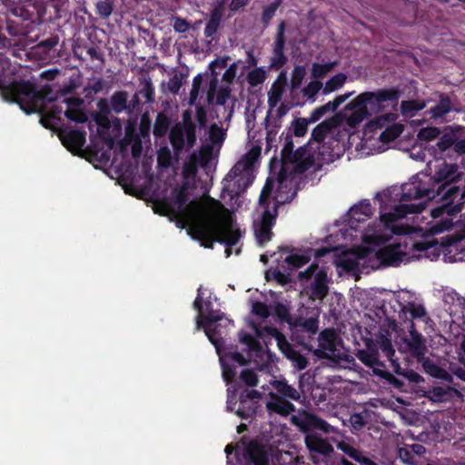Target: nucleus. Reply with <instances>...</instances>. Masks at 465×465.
Returning <instances> with one entry per match:
<instances>
[{
  "label": "nucleus",
  "mask_w": 465,
  "mask_h": 465,
  "mask_svg": "<svg viewBox=\"0 0 465 465\" xmlns=\"http://www.w3.org/2000/svg\"><path fill=\"white\" fill-rule=\"evenodd\" d=\"M216 204L221 212L196 219L200 203L191 201L177 213V223H182V228L187 227L188 233L205 248L213 249L215 242L225 244L226 256L229 257L232 253L230 248L239 242L242 232L234 227V220L229 211L219 201Z\"/></svg>",
  "instance_id": "nucleus-1"
},
{
  "label": "nucleus",
  "mask_w": 465,
  "mask_h": 465,
  "mask_svg": "<svg viewBox=\"0 0 465 465\" xmlns=\"http://www.w3.org/2000/svg\"><path fill=\"white\" fill-rule=\"evenodd\" d=\"M283 141L281 151L282 167L278 174L277 188L272 190L270 197L271 210L279 213V208L291 203L297 195L295 175L302 174L315 163L314 155L310 153L307 145L293 150L292 134L291 131L282 133L280 136Z\"/></svg>",
  "instance_id": "nucleus-2"
},
{
  "label": "nucleus",
  "mask_w": 465,
  "mask_h": 465,
  "mask_svg": "<svg viewBox=\"0 0 465 465\" xmlns=\"http://www.w3.org/2000/svg\"><path fill=\"white\" fill-rule=\"evenodd\" d=\"M401 91L397 86L365 91L348 103L344 110L351 111L346 123L356 128L365 119L385 112L389 108L397 110Z\"/></svg>",
  "instance_id": "nucleus-3"
},
{
  "label": "nucleus",
  "mask_w": 465,
  "mask_h": 465,
  "mask_svg": "<svg viewBox=\"0 0 465 465\" xmlns=\"http://www.w3.org/2000/svg\"><path fill=\"white\" fill-rule=\"evenodd\" d=\"M463 177V173L459 171L457 164L443 163L436 170L432 177L433 196L435 201L442 203L430 211L433 218H439L443 214L455 216L464 207L463 202H455L460 195V186L457 183Z\"/></svg>",
  "instance_id": "nucleus-4"
},
{
  "label": "nucleus",
  "mask_w": 465,
  "mask_h": 465,
  "mask_svg": "<svg viewBox=\"0 0 465 465\" xmlns=\"http://www.w3.org/2000/svg\"><path fill=\"white\" fill-rule=\"evenodd\" d=\"M0 94L5 101L15 103L26 114L41 111L45 95L30 81H14L0 85Z\"/></svg>",
  "instance_id": "nucleus-5"
},
{
  "label": "nucleus",
  "mask_w": 465,
  "mask_h": 465,
  "mask_svg": "<svg viewBox=\"0 0 465 465\" xmlns=\"http://www.w3.org/2000/svg\"><path fill=\"white\" fill-rule=\"evenodd\" d=\"M203 287L197 290V297L193 302V308L198 312L196 317V329L203 328L209 341L218 350L224 343V336L228 329L233 325L232 321L224 318L220 311L211 312L209 314H203Z\"/></svg>",
  "instance_id": "nucleus-6"
},
{
  "label": "nucleus",
  "mask_w": 465,
  "mask_h": 465,
  "mask_svg": "<svg viewBox=\"0 0 465 465\" xmlns=\"http://www.w3.org/2000/svg\"><path fill=\"white\" fill-rule=\"evenodd\" d=\"M275 186L272 178L268 177L259 196V206L262 209L260 216L253 221V231L257 243L264 246L272 236V228L276 223L278 212L271 210L270 197Z\"/></svg>",
  "instance_id": "nucleus-7"
},
{
  "label": "nucleus",
  "mask_w": 465,
  "mask_h": 465,
  "mask_svg": "<svg viewBox=\"0 0 465 465\" xmlns=\"http://www.w3.org/2000/svg\"><path fill=\"white\" fill-rule=\"evenodd\" d=\"M289 328L291 331V340L293 342L302 346L304 350L312 351L313 343H315L314 335L319 331L318 318L294 317Z\"/></svg>",
  "instance_id": "nucleus-8"
},
{
  "label": "nucleus",
  "mask_w": 465,
  "mask_h": 465,
  "mask_svg": "<svg viewBox=\"0 0 465 465\" xmlns=\"http://www.w3.org/2000/svg\"><path fill=\"white\" fill-rule=\"evenodd\" d=\"M313 281L310 287V298L313 301L323 300L329 292V279L324 269H320L316 262H312L305 271L300 272L299 278L301 281Z\"/></svg>",
  "instance_id": "nucleus-9"
},
{
  "label": "nucleus",
  "mask_w": 465,
  "mask_h": 465,
  "mask_svg": "<svg viewBox=\"0 0 465 465\" xmlns=\"http://www.w3.org/2000/svg\"><path fill=\"white\" fill-rule=\"evenodd\" d=\"M357 359L365 366L372 370L375 376L384 380L387 384L401 391H405V383L402 380L395 377L391 371L385 369V364L375 357L363 350H358L356 353Z\"/></svg>",
  "instance_id": "nucleus-10"
},
{
  "label": "nucleus",
  "mask_w": 465,
  "mask_h": 465,
  "mask_svg": "<svg viewBox=\"0 0 465 465\" xmlns=\"http://www.w3.org/2000/svg\"><path fill=\"white\" fill-rule=\"evenodd\" d=\"M292 425L298 427L304 433L322 431L325 434L337 433L338 430L318 415L303 411L291 418Z\"/></svg>",
  "instance_id": "nucleus-11"
},
{
  "label": "nucleus",
  "mask_w": 465,
  "mask_h": 465,
  "mask_svg": "<svg viewBox=\"0 0 465 465\" xmlns=\"http://www.w3.org/2000/svg\"><path fill=\"white\" fill-rule=\"evenodd\" d=\"M341 340L333 329L327 328L318 336V348L311 351L319 359L331 360L339 356L338 345Z\"/></svg>",
  "instance_id": "nucleus-12"
},
{
  "label": "nucleus",
  "mask_w": 465,
  "mask_h": 465,
  "mask_svg": "<svg viewBox=\"0 0 465 465\" xmlns=\"http://www.w3.org/2000/svg\"><path fill=\"white\" fill-rule=\"evenodd\" d=\"M286 22L281 21L276 29L273 43L272 45V56L270 57L269 69L278 71L282 69L288 62V57L285 54L286 45Z\"/></svg>",
  "instance_id": "nucleus-13"
},
{
  "label": "nucleus",
  "mask_w": 465,
  "mask_h": 465,
  "mask_svg": "<svg viewBox=\"0 0 465 465\" xmlns=\"http://www.w3.org/2000/svg\"><path fill=\"white\" fill-rule=\"evenodd\" d=\"M273 332H275L279 349L283 355L291 361L292 366L298 371L306 369L308 366L307 358L302 355L301 351H297L294 345L290 343L277 329L272 328L270 333L273 334Z\"/></svg>",
  "instance_id": "nucleus-14"
},
{
  "label": "nucleus",
  "mask_w": 465,
  "mask_h": 465,
  "mask_svg": "<svg viewBox=\"0 0 465 465\" xmlns=\"http://www.w3.org/2000/svg\"><path fill=\"white\" fill-rule=\"evenodd\" d=\"M261 392L256 390L244 389L239 395V406L235 413L242 419H249L256 414L259 408Z\"/></svg>",
  "instance_id": "nucleus-15"
},
{
  "label": "nucleus",
  "mask_w": 465,
  "mask_h": 465,
  "mask_svg": "<svg viewBox=\"0 0 465 465\" xmlns=\"http://www.w3.org/2000/svg\"><path fill=\"white\" fill-rule=\"evenodd\" d=\"M426 206V203H401L395 205L392 211L381 214V221L386 226H390L398 220L405 218L408 214L420 213Z\"/></svg>",
  "instance_id": "nucleus-16"
},
{
  "label": "nucleus",
  "mask_w": 465,
  "mask_h": 465,
  "mask_svg": "<svg viewBox=\"0 0 465 465\" xmlns=\"http://www.w3.org/2000/svg\"><path fill=\"white\" fill-rule=\"evenodd\" d=\"M375 256L381 264L385 266H399L407 258L408 253L401 243H392L381 248Z\"/></svg>",
  "instance_id": "nucleus-17"
},
{
  "label": "nucleus",
  "mask_w": 465,
  "mask_h": 465,
  "mask_svg": "<svg viewBox=\"0 0 465 465\" xmlns=\"http://www.w3.org/2000/svg\"><path fill=\"white\" fill-rule=\"evenodd\" d=\"M438 103L430 107L426 114H430V119L434 121H445V116L450 112L460 113V110L456 107V103L451 101L450 95L445 93H437Z\"/></svg>",
  "instance_id": "nucleus-18"
},
{
  "label": "nucleus",
  "mask_w": 465,
  "mask_h": 465,
  "mask_svg": "<svg viewBox=\"0 0 465 465\" xmlns=\"http://www.w3.org/2000/svg\"><path fill=\"white\" fill-rule=\"evenodd\" d=\"M408 352L418 361H421L427 351V346L425 339L415 328L414 324L411 323V330L409 331V336L403 339Z\"/></svg>",
  "instance_id": "nucleus-19"
},
{
  "label": "nucleus",
  "mask_w": 465,
  "mask_h": 465,
  "mask_svg": "<svg viewBox=\"0 0 465 465\" xmlns=\"http://www.w3.org/2000/svg\"><path fill=\"white\" fill-rule=\"evenodd\" d=\"M269 400L266 402V409L269 412H272L283 417H287L295 411V406L284 397H280L275 392L268 394Z\"/></svg>",
  "instance_id": "nucleus-20"
},
{
  "label": "nucleus",
  "mask_w": 465,
  "mask_h": 465,
  "mask_svg": "<svg viewBox=\"0 0 465 465\" xmlns=\"http://www.w3.org/2000/svg\"><path fill=\"white\" fill-rule=\"evenodd\" d=\"M372 214V207L368 200H364L360 203L351 207L349 211L350 227L355 231L358 230L359 223L365 222Z\"/></svg>",
  "instance_id": "nucleus-21"
},
{
  "label": "nucleus",
  "mask_w": 465,
  "mask_h": 465,
  "mask_svg": "<svg viewBox=\"0 0 465 465\" xmlns=\"http://www.w3.org/2000/svg\"><path fill=\"white\" fill-rule=\"evenodd\" d=\"M58 44L59 36L52 35L34 45L30 50V54L39 61H47Z\"/></svg>",
  "instance_id": "nucleus-22"
},
{
  "label": "nucleus",
  "mask_w": 465,
  "mask_h": 465,
  "mask_svg": "<svg viewBox=\"0 0 465 465\" xmlns=\"http://www.w3.org/2000/svg\"><path fill=\"white\" fill-rule=\"evenodd\" d=\"M245 457L253 465H269V453L265 447L252 440L245 448Z\"/></svg>",
  "instance_id": "nucleus-23"
},
{
  "label": "nucleus",
  "mask_w": 465,
  "mask_h": 465,
  "mask_svg": "<svg viewBox=\"0 0 465 465\" xmlns=\"http://www.w3.org/2000/svg\"><path fill=\"white\" fill-rule=\"evenodd\" d=\"M423 197L435 200L433 190L424 187L420 183H412L402 186L401 201L407 202L421 199Z\"/></svg>",
  "instance_id": "nucleus-24"
},
{
  "label": "nucleus",
  "mask_w": 465,
  "mask_h": 465,
  "mask_svg": "<svg viewBox=\"0 0 465 465\" xmlns=\"http://www.w3.org/2000/svg\"><path fill=\"white\" fill-rule=\"evenodd\" d=\"M305 444L311 452L329 456L333 452V447L326 440L316 433H309L305 436Z\"/></svg>",
  "instance_id": "nucleus-25"
},
{
  "label": "nucleus",
  "mask_w": 465,
  "mask_h": 465,
  "mask_svg": "<svg viewBox=\"0 0 465 465\" xmlns=\"http://www.w3.org/2000/svg\"><path fill=\"white\" fill-rule=\"evenodd\" d=\"M458 395H460L459 391L449 385L433 386L429 389L425 394V396L433 402H445Z\"/></svg>",
  "instance_id": "nucleus-26"
},
{
  "label": "nucleus",
  "mask_w": 465,
  "mask_h": 465,
  "mask_svg": "<svg viewBox=\"0 0 465 465\" xmlns=\"http://www.w3.org/2000/svg\"><path fill=\"white\" fill-rule=\"evenodd\" d=\"M179 126L185 132L186 145L193 148L197 140L196 124L193 120V113L190 109H186L182 114V124Z\"/></svg>",
  "instance_id": "nucleus-27"
},
{
  "label": "nucleus",
  "mask_w": 465,
  "mask_h": 465,
  "mask_svg": "<svg viewBox=\"0 0 465 465\" xmlns=\"http://www.w3.org/2000/svg\"><path fill=\"white\" fill-rule=\"evenodd\" d=\"M421 363L424 372L435 379L442 380L444 381L452 382V376L445 369L438 365L430 358L425 356L420 361Z\"/></svg>",
  "instance_id": "nucleus-28"
},
{
  "label": "nucleus",
  "mask_w": 465,
  "mask_h": 465,
  "mask_svg": "<svg viewBox=\"0 0 465 465\" xmlns=\"http://www.w3.org/2000/svg\"><path fill=\"white\" fill-rule=\"evenodd\" d=\"M223 3H219L212 9L209 20L207 21L203 31L205 37H213L218 32L223 19Z\"/></svg>",
  "instance_id": "nucleus-29"
},
{
  "label": "nucleus",
  "mask_w": 465,
  "mask_h": 465,
  "mask_svg": "<svg viewBox=\"0 0 465 465\" xmlns=\"http://www.w3.org/2000/svg\"><path fill=\"white\" fill-rule=\"evenodd\" d=\"M68 105L67 110L64 112V115L70 121L77 124H84L88 120L86 114L78 107L82 104V100L76 97L66 98L64 100Z\"/></svg>",
  "instance_id": "nucleus-30"
},
{
  "label": "nucleus",
  "mask_w": 465,
  "mask_h": 465,
  "mask_svg": "<svg viewBox=\"0 0 465 465\" xmlns=\"http://www.w3.org/2000/svg\"><path fill=\"white\" fill-rule=\"evenodd\" d=\"M62 143L69 151H78L85 143V132L70 130L62 135Z\"/></svg>",
  "instance_id": "nucleus-31"
},
{
  "label": "nucleus",
  "mask_w": 465,
  "mask_h": 465,
  "mask_svg": "<svg viewBox=\"0 0 465 465\" xmlns=\"http://www.w3.org/2000/svg\"><path fill=\"white\" fill-rule=\"evenodd\" d=\"M189 183L187 181L182 182L180 186L174 188L172 191L171 197L173 205L178 213L181 212V208L185 205L189 201Z\"/></svg>",
  "instance_id": "nucleus-32"
},
{
  "label": "nucleus",
  "mask_w": 465,
  "mask_h": 465,
  "mask_svg": "<svg viewBox=\"0 0 465 465\" xmlns=\"http://www.w3.org/2000/svg\"><path fill=\"white\" fill-rule=\"evenodd\" d=\"M108 102L111 113L115 114L128 113V93L126 91L114 92Z\"/></svg>",
  "instance_id": "nucleus-33"
},
{
  "label": "nucleus",
  "mask_w": 465,
  "mask_h": 465,
  "mask_svg": "<svg viewBox=\"0 0 465 465\" xmlns=\"http://www.w3.org/2000/svg\"><path fill=\"white\" fill-rule=\"evenodd\" d=\"M272 387L275 389L280 397H284L286 400H292L295 401H301V393L294 387L288 384L285 380L274 381Z\"/></svg>",
  "instance_id": "nucleus-34"
},
{
  "label": "nucleus",
  "mask_w": 465,
  "mask_h": 465,
  "mask_svg": "<svg viewBox=\"0 0 465 465\" xmlns=\"http://www.w3.org/2000/svg\"><path fill=\"white\" fill-rule=\"evenodd\" d=\"M98 113L94 115V121L98 126L108 129L111 125L109 114L111 110L109 108V102L106 98H101L96 104Z\"/></svg>",
  "instance_id": "nucleus-35"
},
{
  "label": "nucleus",
  "mask_w": 465,
  "mask_h": 465,
  "mask_svg": "<svg viewBox=\"0 0 465 465\" xmlns=\"http://www.w3.org/2000/svg\"><path fill=\"white\" fill-rule=\"evenodd\" d=\"M397 114L394 113H386L377 114L373 119L370 120L366 124V129L370 132H375L381 129L389 124L395 122Z\"/></svg>",
  "instance_id": "nucleus-36"
},
{
  "label": "nucleus",
  "mask_w": 465,
  "mask_h": 465,
  "mask_svg": "<svg viewBox=\"0 0 465 465\" xmlns=\"http://www.w3.org/2000/svg\"><path fill=\"white\" fill-rule=\"evenodd\" d=\"M427 106L425 100H406L401 103V113L405 117H413L419 111L423 110Z\"/></svg>",
  "instance_id": "nucleus-37"
},
{
  "label": "nucleus",
  "mask_w": 465,
  "mask_h": 465,
  "mask_svg": "<svg viewBox=\"0 0 465 465\" xmlns=\"http://www.w3.org/2000/svg\"><path fill=\"white\" fill-rule=\"evenodd\" d=\"M184 136L185 132L179 126V124H176L171 129L169 133V139L175 153H179L183 150L186 144Z\"/></svg>",
  "instance_id": "nucleus-38"
},
{
  "label": "nucleus",
  "mask_w": 465,
  "mask_h": 465,
  "mask_svg": "<svg viewBox=\"0 0 465 465\" xmlns=\"http://www.w3.org/2000/svg\"><path fill=\"white\" fill-rule=\"evenodd\" d=\"M171 121L167 114L163 112L157 114L153 124V134L156 138H162L166 135L170 128Z\"/></svg>",
  "instance_id": "nucleus-39"
},
{
  "label": "nucleus",
  "mask_w": 465,
  "mask_h": 465,
  "mask_svg": "<svg viewBox=\"0 0 465 465\" xmlns=\"http://www.w3.org/2000/svg\"><path fill=\"white\" fill-rule=\"evenodd\" d=\"M240 342L246 345L248 352L259 356L262 351L260 341L248 332H242L239 337Z\"/></svg>",
  "instance_id": "nucleus-40"
},
{
  "label": "nucleus",
  "mask_w": 465,
  "mask_h": 465,
  "mask_svg": "<svg viewBox=\"0 0 465 465\" xmlns=\"http://www.w3.org/2000/svg\"><path fill=\"white\" fill-rule=\"evenodd\" d=\"M404 130V126L401 124L391 123V125L387 126L380 135V141L388 143L401 136Z\"/></svg>",
  "instance_id": "nucleus-41"
},
{
  "label": "nucleus",
  "mask_w": 465,
  "mask_h": 465,
  "mask_svg": "<svg viewBox=\"0 0 465 465\" xmlns=\"http://www.w3.org/2000/svg\"><path fill=\"white\" fill-rule=\"evenodd\" d=\"M271 113V110L268 112V114L265 118L266 122V152L270 151L273 147H277L276 143V135L278 134V129L280 127V124H277V120H274V123H271L269 121V114Z\"/></svg>",
  "instance_id": "nucleus-42"
},
{
  "label": "nucleus",
  "mask_w": 465,
  "mask_h": 465,
  "mask_svg": "<svg viewBox=\"0 0 465 465\" xmlns=\"http://www.w3.org/2000/svg\"><path fill=\"white\" fill-rule=\"evenodd\" d=\"M154 212L163 216H173L176 218L177 215L172 200L167 197H164L155 203Z\"/></svg>",
  "instance_id": "nucleus-43"
},
{
  "label": "nucleus",
  "mask_w": 465,
  "mask_h": 465,
  "mask_svg": "<svg viewBox=\"0 0 465 465\" xmlns=\"http://www.w3.org/2000/svg\"><path fill=\"white\" fill-rule=\"evenodd\" d=\"M283 92H284V87H283L282 84L274 82L272 84V87H271L270 91L268 92V104H269L270 109L277 106V104L282 98Z\"/></svg>",
  "instance_id": "nucleus-44"
},
{
  "label": "nucleus",
  "mask_w": 465,
  "mask_h": 465,
  "mask_svg": "<svg viewBox=\"0 0 465 465\" xmlns=\"http://www.w3.org/2000/svg\"><path fill=\"white\" fill-rule=\"evenodd\" d=\"M393 371L408 380L410 382L412 383H420L424 381L422 376H420L418 372H416L412 369H402L399 362H397L393 367Z\"/></svg>",
  "instance_id": "nucleus-45"
},
{
  "label": "nucleus",
  "mask_w": 465,
  "mask_h": 465,
  "mask_svg": "<svg viewBox=\"0 0 465 465\" xmlns=\"http://www.w3.org/2000/svg\"><path fill=\"white\" fill-rule=\"evenodd\" d=\"M346 79L347 76L344 74H336L326 82L323 87V94H327L338 90L345 84Z\"/></svg>",
  "instance_id": "nucleus-46"
},
{
  "label": "nucleus",
  "mask_w": 465,
  "mask_h": 465,
  "mask_svg": "<svg viewBox=\"0 0 465 465\" xmlns=\"http://www.w3.org/2000/svg\"><path fill=\"white\" fill-rule=\"evenodd\" d=\"M402 312H409L411 319H420L426 316L427 312L423 305L416 304L414 302H409L401 306Z\"/></svg>",
  "instance_id": "nucleus-47"
},
{
  "label": "nucleus",
  "mask_w": 465,
  "mask_h": 465,
  "mask_svg": "<svg viewBox=\"0 0 465 465\" xmlns=\"http://www.w3.org/2000/svg\"><path fill=\"white\" fill-rule=\"evenodd\" d=\"M266 71L263 67H256L247 74L246 80L251 86H258L266 79Z\"/></svg>",
  "instance_id": "nucleus-48"
},
{
  "label": "nucleus",
  "mask_w": 465,
  "mask_h": 465,
  "mask_svg": "<svg viewBox=\"0 0 465 465\" xmlns=\"http://www.w3.org/2000/svg\"><path fill=\"white\" fill-rule=\"evenodd\" d=\"M332 124L328 121H323L319 124L312 132V140L321 143L322 142L327 134L331 131Z\"/></svg>",
  "instance_id": "nucleus-49"
},
{
  "label": "nucleus",
  "mask_w": 465,
  "mask_h": 465,
  "mask_svg": "<svg viewBox=\"0 0 465 465\" xmlns=\"http://www.w3.org/2000/svg\"><path fill=\"white\" fill-rule=\"evenodd\" d=\"M379 348L383 355L388 359V361H391V366L393 367L398 361L396 359H394L395 350L391 340L382 337L379 342Z\"/></svg>",
  "instance_id": "nucleus-50"
},
{
  "label": "nucleus",
  "mask_w": 465,
  "mask_h": 465,
  "mask_svg": "<svg viewBox=\"0 0 465 465\" xmlns=\"http://www.w3.org/2000/svg\"><path fill=\"white\" fill-rule=\"evenodd\" d=\"M274 315L281 322H286L288 325H290L294 319L291 315L289 307L282 302H277L274 305Z\"/></svg>",
  "instance_id": "nucleus-51"
},
{
  "label": "nucleus",
  "mask_w": 465,
  "mask_h": 465,
  "mask_svg": "<svg viewBox=\"0 0 465 465\" xmlns=\"http://www.w3.org/2000/svg\"><path fill=\"white\" fill-rule=\"evenodd\" d=\"M113 11L114 5L110 0H100L95 4V14L101 18H108Z\"/></svg>",
  "instance_id": "nucleus-52"
},
{
  "label": "nucleus",
  "mask_w": 465,
  "mask_h": 465,
  "mask_svg": "<svg viewBox=\"0 0 465 465\" xmlns=\"http://www.w3.org/2000/svg\"><path fill=\"white\" fill-rule=\"evenodd\" d=\"M456 134H444L442 136L440 137L439 141L437 142V147L440 153H444L445 151L449 149L454 148V143L456 140Z\"/></svg>",
  "instance_id": "nucleus-53"
},
{
  "label": "nucleus",
  "mask_w": 465,
  "mask_h": 465,
  "mask_svg": "<svg viewBox=\"0 0 465 465\" xmlns=\"http://www.w3.org/2000/svg\"><path fill=\"white\" fill-rule=\"evenodd\" d=\"M306 75L305 67L302 65H295L292 73L291 86L292 90L300 88Z\"/></svg>",
  "instance_id": "nucleus-54"
},
{
  "label": "nucleus",
  "mask_w": 465,
  "mask_h": 465,
  "mask_svg": "<svg viewBox=\"0 0 465 465\" xmlns=\"http://www.w3.org/2000/svg\"><path fill=\"white\" fill-rule=\"evenodd\" d=\"M334 63L319 64L314 63L312 67L313 78H323L334 66Z\"/></svg>",
  "instance_id": "nucleus-55"
},
{
  "label": "nucleus",
  "mask_w": 465,
  "mask_h": 465,
  "mask_svg": "<svg viewBox=\"0 0 465 465\" xmlns=\"http://www.w3.org/2000/svg\"><path fill=\"white\" fill-rule=\"evenodd\" d=\"M440 134V130L435 126L421 128L418 133V138L420 141L430 142L436 139Z\"/></svg>",
  "instance_id": "nucleus-56"
},
{
  "label": "nucleus",
  "mask_w": 465,
  "mask_h": 465,
  "mask_svg": "<svg viewBox=\"0 0 465 465\" xmlns=\"http://www.w3.org/2000/svg\"><path fill=\"white\" fill-rule=\"evenodd\" d=\"M284 262L289 265L292 269H297L309 262V258L302 254H290L285 259Z\"/></svg>",
  "instance_id": "nucleus-57"
},
{
  "label": "nucleus",
  "mask_w": 465,
  "mask_h": 465,
  "mask_svg": "<svg viewBox=\"0 0 465 465\" xmlns=\"http://www.w3.org/2000/svg\"><path fill=\"white\" fill-rule=\"evenodd\" d=\"M338 448L356 462H359V460L363 455L361 450H357L356 448L346 442L339 443Z\"/></svg>",
  "instance_id": "nucleus-58"
},
{
  "label": "nucleus",
  "mask_w": 465,
  "mask_h": 465,
  "mask_svg": "<svg viewBox=\"0 0 465 465\" xmlns=\"http://www.w3.org/2000/svg\"><path fill=\"white\" fill-rule=\"evenodd\" d=\"M137 93L141 97L144 98L145 103H153L154 101V88L151 81H144L142 89Z\"/></svg>",
  "instance_id": "nucleus-59"
},
{
  "label": "nucleus",
  "mask_w": 465,
  "mask_h": 465,
  "mask_svg": "<svg viewBox=\"0 0 465 465\" xmlns=\"http://www.w3.org/2000/svg\"><path fill=\"white\" fill-rule=\"evenodd\" d=\"M6 31L11 36H21L26 34V30L22 24L10 19L6 22Z\"/></svg>",
  "instance_id": "nucleus-60"
},
{
  "label": "nucleus",
  "mask_w": 465,
  "mask_h": 465,
  "mask_svg": "<svg viewBox=\"0 0 465 465\" xmlns=\"http://www.w3.org/2000/svg\"><path fill=\"white\" fill-rule=\"evenodd\" d=\"M252 312L256 316L266 319L271 315L269 306L262 302H254L252 306Z\"/></svg>",
  "instance_id": "nucleus-61"
},
{
  "label": "nucleus",
  "mask_w": 465,
  "mask_h": 465,
  "mask_svg": "<svg viewBox=\"0 0 465 465\" xmlns=\"http://www.w3.org/2000/svg\"><path fill=\"white\" fill-rule=\"evenodd\" d=\"M240 379L246 385L254 387L258 383V377L254 371L250 369H244L240 374Z\"/></svg>",
  "instance_id": "nucleus-62"
},
{
  "label": "nucleus",
  "mask_w": 465,
  "mask_h": 465,
  "mask_svg": "<svg viewBox=\"0 0 465 465\" xmlns=\"http://www.w3.org/2000/svg\"><path fill=\"white\" fill-rule=\"evenodd\" d=\"M221 365L223 371V378L226 382H232L236 376L235 367L223 359H221Z\"/></svg>",
  "instance_id": "nucleus-63"
},
{
  "label": "nucleus",
  "mask_w": 465,
  "mask_h": 465,
  "mask_svg": "<svg viewBox=\"0 0 465 465\" xmlns=\"http://www.w3.org/2000/svg\"><path fill=\"white\" fill-rule=\"evenodd\" d=\"M308 124L305 118H299L293 122V134L297 137H302L306 134L308 130Z\"/></svg>",
  "instance_id": "nucleus-64"
}]
</instances>
